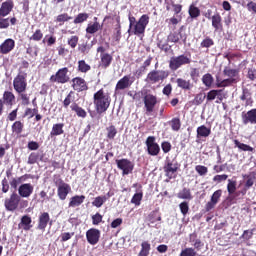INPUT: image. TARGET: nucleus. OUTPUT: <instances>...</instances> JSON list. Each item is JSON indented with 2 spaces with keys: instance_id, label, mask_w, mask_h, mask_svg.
Wrapping results in <instances>:
<instances>
[{
  "instance_id": "f257e3e1",
  "label": "nucleus",
  "mask_w": 256,
  "mask_h": 256,
  "mask_svg": "<svg viewBox=\"0 0 256 256\" xmlns=\"http://www.w3.org/2000/svg\"><path fill=\"white\" fill-rule=\"evenodd\" d=\"M95 109L99 115L105 113L109 109L111 105V96L108 93H105L103 89H100L94 94L93 97Z\"/></svg>"
},
{
  "instance_id": "f03ea898",
  "label": "nucleus",
  "mask_w": 256,
  "mask_h": 256,
  "mask_svg": "<svg viewBox=\"0 0 256 256\" xmlns=\"http://www.w3.org/2000/svg\"><path fill=\"white\" fill-rule=\"evenodd\" d=\"M224 75L230 78L224 79L220 82L218 81L216 83L217 87H229V85H233L237 83V81H239L237 79V75H239V72L235 69H229V68L224 69Z\"/></svg>"
},
{
  "instance_id": "7ed1b4c3",
  "label": "nucleus",
  "mask_w": 256,
  "mask_h": 256,
  "mask_svg": "<svg viewBox=\"0 0 256 256\" xmlns=\"http://www.w3.org/2000/svg\"><path fill=\"white\" fill-rule=\"evenodd\" d=\"M19 203H21V196L17 193H12L9 198H6L4 201V207L6 211H10L13 213V211H17L19 208Z\"/></svg>"
},
{
  "instance_id": "20e7f679",
  "label": "nucleus",
  "mask_w": 256,
  "mask_h": 256,
  "mask_svg": "<svg viewBox=\"0 0 256 256\" xmlns=\"http://www.w3.org/2000/svg\"><path fill=\"white\" fill-rule=\"evenodd\" d=\"M147 25H149V16L147 14H144L134 24L132 33H134V35H137L138 37L140 35H143V33H145V29L147 28Z\"/></svg>"
},
{
  "instance_id": "39448f33",
  "label": "nucleus",
  "mask_w": 256,
  "mask_h": 256,
  "mask_svg": "<svg viewBox=\"0 0 256 256\" xmlns=\"http://www.w3.org/2000/svg\"><path fill=\"white\" fill-rule=\"evenodd\" d=\"M13 87L16 93H25L27 91V74H18L14 78Z\"/></svg>"
},
{
  "instance_id": "423d86ee",
  "label": "nucleus",
  "mask_w": 256,
  "mask_h": 256,
  "mask_svg": "<svg viewBox=\"0 0 256 256\" xmlns=\"http://www.w3.org/2000/svg\"><path fill=\"white\" fill-rule=\"evenodd\" d=\"M189 63H191V58L185 55H180L170 59L169 67L172 71H177V69L183 67V65H189Z\"/></svg>"
},
{
  "instance_id": "0eeeda50",
  "label": "nucleus",
  "mask_w": 256,
  "mask_h": 256,
  "mask_svg": "<svg viewBox=\"0 0 256 256\" xmlns=\"http://www.w3.org/2000/svg\"><path fill=\"white\" fill-rule=\"evenodd\" d=\"M169 77V73L165 70H153L148 73L146 81L148 83H159V81H163Z\"/></svg>"
},
{
  "instance_id": "6e6552de",
  "label": "nucleus",
  "mask_w": 256,
  "mask_h": 256,
  "mask_svg": "<svg viewBox=\"0 0 256 256\" xmlns=\"http://www.w3.org/2000/svg\"><path fill=\"white\" fill-rule=\"evenodd\" d=\"M116 165L118 169L122 171V175H129V173H133L134 165L133 162L127 159L116 160Z\"/></svg>"
},
{
  "instance_id": "1a4fd4ad",
  "label": "nucleus",
  "mask_w": 256,
  "mask_h": 256,
  "mask_svg": "<svg viewBox=\"0 0 256 256\" xmlns=\"http://www.w3.org/2000/svg\"><path fill=\"white\" fill-rule=\"evenodd\" d=\"M146 146H147V151L152 157H156V155H159V152L161 151V147H159V144L155 142V137L154 136H149L146 139Z\"/></svg>"
},
{
  "instance_id": "9d476101",
  "label": "nucleus",
  "mask_w": 256,
  "mask_h": 256,
  "mask_svg": "<svg viewBox=\"0 0 256 256\" xmlns=\"http://www.w3.org/2000/svg\"><path fill=\"white\" fill-rule=\"evenodd\" d=\"M67 73H69L68 68L59 69L56 75H52L50 77V81L54 83H62V84L67 83L69 81V76L67 75Z\"/></svg>"
},
{
  "instance_id": "9b49d317",
  "label": "nucleus",
  "mask_w": 256,
  "mask_h": 256,
  "mask_svg": "<svg viewBox=\"0 0 256 256\" xmlns=\"http://www.w3.org/2000/svg\"><path fill=\"white\" fill-rule=\"evenodd\" d=\"M101 237V231L91 228L86 232V239L90 245H97Z\"/></svg>"
},
{
  "instance_id": "f8f14e48",
  "label": "nucleus",
  "mask_w": 256,
  "mask_h": 256,
  "mask_svg": "<svg viewBox=\"0 0 256 256\" xmlns=\"http://www.w3.org/2000/svg\"><path fill=\"white\" fill-rule=\"evenodd\" d=\"M242 123L243 125H256V108L242 113Z\"/></svg>"
},
{
  "instance_id": "ddd939ff",
  "label": "nucleus",
  "mask_w": 256,
  "mask_h": 256,
  "mask_svg": "<svg viewBox=\"0 0 256 256\" xmlns=\"http://www.w3.org/2000/svg\"><path fill=\"white\" fill-rule=\"evenodd\" d=\"M71 193V186L63 181L58 184V197L61 201H65L67 196Z\"/></svg>"
},
{
  "instance_id": "4468645a",
  "label": "nucleus",
  "mask_w": 256,
  "mask_h": 256,
  "mask_svg": "<svg viewBox=\"0 0 256 256\" xmlns=\"http://www.w3.org/2000/svg\"><path fill=\"white\" fill-rule=\"evenodd\" d=\"M144 105L147 113H153V109H155V105H157V97L148 94L144 97Z\"/></svg>"
},
{
  "instance_id": "2eb2a0df",
  "label": "nucleus",
  "mask_w": 256,
  "mask_h": 256,
  "mask_svg": "<svg viewBox=\"0 0 256 256\" xmlns=\"http://www.w3.org/2000/svg\"><path fill=\"white\" fill-rule=\"evenodd\" d=\"M33 194V185L26 183L21 184L18 188L19 197L28 198Z\"/></svg>"
},
{
  "instance_id": "dca6fc26",
  "label": "nucleus",
  "mask_w": 256,
  "mask_h": 256,
  "mask_svg": "<svg viewBox=\"0 0 256 256\" xmlns=\"http://www.w3.org/2000/svg\"><path fill=\"white\" fill-rule=\"evenodd\" d=\"M15 48V40L8 38L0 45V53L2 55H7V53H11Z\"/></svg>"
},
{
  "instance_id": "f3484780",
  "label": "nucleus",
  "mask_w": 256,
  "mask_h": 256,
  "mask_svg": "<svg viewBox=\"0 0 256 256\" xmlns=\"http://www.w3.org/2000/svg\"><path fill=\"white\" fill-rule=\"evenodd\" d=\"M223 191L221 190H216L212 196H211V201H209L206 204V211H211V209H213L215 207V205H217L219 203V199H221V195H222Z\"/></svg>"
},
{
  "instance_id": "a211bd4d",
  "label": "nucleus",
  "mask_w": 256,
  "mask_h": 256,
  "mask_svg": "<svg viewBox=\"0 0 256 256\" xmlns=\"http://www.w3.org/2000/svg\"><path fill=\"white\" fill-rule=\"evenodd\" d=\"M133 85V81H131L130 76H124L120 79L116 84V91H123L125 89H129Z\"/></svg>"
},
{
  "instance_id": "6ab92c4d",
  "label": "nucleus",
  "mask_w": 256,
  "mask_h": 256,
  "mask_svg": "<svg viewBox=\"0 0 256 256\" xmlns=\"http://www.w3.org/2000/svg\"><path fill=\"white\" fill-rule=\"evenodd\" d=\"M72 87L74 89V91H87V83L85 82V80L83 78H74L72 80Z\"/></svg>"
},
{
  "instance_id": "aec40b11",
  "label": "nucleus",
  "mask_w": 256,
  "mask_h": 256,
  "mask_svg": "<svg viewBox=\"0 0 256 256\" xmlns=\"http://www.w3.org/2000/svg\"><path fill=\"white\" fill-rule=\"evenodd\" d=\"M14 4L11 0L2 3L0 7V17H7L13 11Z\"/></svg>"
},
{
  "instance_id": "412c9836",
  "label": "nucleus",
  "mask_w": 256,
  "mask_h": 256,
  "mask_svg": "<svg viewBox=\"0 0 256 256\" xmlns=\"http://www.w3.org/2000/svg\"><path fill=\"white\" fill-rule=\"evenodd\" d=\"M177 169H179L178 164L169 161L164 166V171L166 173V176L169 177V179L173 177V174L177 173Z\"/></svg>"
},
{
  "instance_id": "4be33fe9",
  "label": "nucleus",
  "mask_w": 256,
  "mask_h": 256,
  "mask_svg": "<svg viewBox=\"0 0 256 256\" xmlns=\"http://www.w3.org/2000/svg\"><path fill=\"white\" fill-rule=\"evenodd\" d=\"M181 39L183 40L184 43L185 41H187V36L183 35L181 33V30H179V32H172L168 35V41H170V43H179Z\"/></svg>"
},
{
  "instance_id": "5701e85b",
  "label": "nucleus",
  "mask_w": 256,
  "mask_h": 256,
  "mask_svg": "<svg viewBox=\"0 0 256 256\" xmlns=\"http://www.w3.org/2000/svg\"><path fill=\"white\" fill-rule=\"evenodd\" d=\"M49 213L44 212L39 216L38 229L45 231L47 224L49 223Z\"/></svg>"
},
{
  "instance_id": "b1692460",
  "label": "nucleus",
  "mask_w": 256,
  "mask_h": 256,
  "mask_svg": "<svg viewBox=\"0 0 256 256\" xmlns=\"http://www.w3.org/2000/svg\"><path fill=\"white\" fill-rule=\"evenodd\" d=\"M85 201V195H76L70 199L69 207H79V205H82Z\"/></svg>"
},
{
  "instance_id": "393cba45",
  "label": "nucleus",
  "mask_w": 256,
  "mask_h": 256,
  "mask_svg": "<svg viewBox=\"0 0 256 256\" xmlns=\"http://www.w3.org/2000/svg\"><path fill=\"white\" fill-rule=\"evenodd\" d=\"M33 220H31V217L29 215H24L21 218V222L19 224V227H23L24 231H29L33 225H31Z\"/></svg>"
},
{
  "instance_id": "a878e982",
  "label": "nucleus",
  "mask_w": 256,
  "mask_h": 256,
  "mask_svg": "<svg viewBox=\"0 0 256 256\" xmlns=\"http://www.w3.org/2000/svg\"><path fill=\"white\" fill-rule=\"evenodd\" d=\"M223 90H211L207 93L206 99L207 101H215V99H220L223 101V96H221V92Z\"/></svg>"
},
{
  "instance_id": "bb28decb",
  "label": "nucleus",
  "mask_w": 256,
  "mask_h": 256,
  "mask_svg": "<svg viewBox=\"0 0 256 256\" xmlns=\"http://www.w3.org/2000/svg\"><path fill=\"white\" fill-rule=\"evenodd\" d=\"M100 58H101L100 67H102V69H107V67L111 65V61H113V56H111V54H101Z\"/></svg>"
},
{
  "instance_id": "cd10ccee",
  "label": "nucleus",
  "mask_w": 256,
  "mask_h": 256,
  "mask_svg": "<svg viewBox=\"0 0 256 256\" xmlns=\"http://www.w3.org/2000/svg\"><path fill=\"white\" fill-rule=\"evenodd\" d=\"M65 127V124L59 123L54 124L52 127V130L50 132L51 137H57L58 135H63L64 131L63 128Z\"/></svg>"
},
{
  "instance_id": "c85d7f7f",
  "label": "nucleus",
  "mask_w": 256,
  "mask_h": 256,
  "mask_svg": "<svg viewBox=\"0 0 256 256\" xmlns=\"http://www.w3.org/2000/svg\"><path fill=\"white\" fill-rule=\"evenodd\" d=\"M176 83L180 89H184L185 91H190V89L193 87V84L189 80H185L182 78H178L176 80Z\"/></svg>"
},
{
  "instance_id": "c756f323",
  "label": "nucleus",
  "mask_w": 256,
  "mask_h": 256,
  "mask_svg": "<svg viewBox=\"0 0 256 256\" xmlns=\"http://www.w3.org/2000/svg\"><path fill=\"white\" fill-rule=\"evenodd\" d=\"M177 197L178 199H184L186 201H191V199H193V195H191V190L188 188H184L180 192H178Z\"/></svg>"
},
{
  "instance_id": "7c9ffc66",
  "label": "nucleus",
  "mask_w": 256,
  "mask_h": 256,
  "mask_svg": "<svg viewBox=\"0 0 256 256\" xmlns=\"http://www.w3.org/2000/svg\"><path fill=\"white\" fill-rule=\"evenodd\" d=\"M211 135V128H207V126L202 125L197 128V138L199 139L200 137H209Z\"/></svg>"
},
{
  "instance_id": "2f4dec72",
  "label": "nucleus",
  "mask_w": 256,
  "mask_h": 256,
  "mask_svg": "<svg viewBox=\"0 0 256 256\" xmlns=\"http://www.w3.org/2000/svg\"><path fill=\"white\" fill-rule=\"evenodd\" d=\"M221 21V15L215 14L214 16H212V27H214L215 31H219L221 27H223Z\"/></svg>"
},
{
  "instance_id": "473e14b6",
  "label": "nucleus",
  "mask_w": 256,
  "mask_h": 256,
  "mask_svg": "<svg viewBox=\"0 0 256 256\" xmlns=\"http://www.w3.org/2000/svg\"><path fill=\"white\" fill-rule=\"evenodd\" d=\"M72 111H75L76 115L79 117H82V119H85L87 117V112L85 109L79 107L76 103L72 104L71 106Z\"/></svg>"
},
{
  "instance_id": "72a5a7b5",
  "label": "nucleus",
  "mask_w": 256,
  "mask_h": 256,
  "mask_svg": "<svg viewBox=\"0 0 256 256\" xmlns=\"http://www.w3.org/2000/svg\"><path fill=\"white\" fill-rule=\"evenodd\" d=\"M235 147H238L240 151H248L250 153H253L255 149L247 144L241 143L239 140H234Z\"/></svg>"
},
{
  "instance_id": "f704fd0d",
  "label": "nucleus",
  "mask_w": 256,
  "mask_h": 256,
  "mask_svg": "<svg viewBox=\"0 0 256 256\" xmlns=\"http://www.w3.org/2000/svg\"><path fill=\"white\" fill-rule=\"evenodd\" d=\"M149 251H151V244H149L147 241H144L141 243V250L138 256H149Z\"/></svg>"
},
{
  "instance_id": "c9c22d12",
  "label": "nucleus",
  "mask_w": 256,
  "mask_h": 256,
  "mask_svg": "<svg viewBox=\"0 0 256 256\" xmlns=\"http://www.w3.org/2000/svg\"><path fill=\"white\" fill-rule=\"evenodd\" d=\"M101 29V24L99 22H94L93 24H89L86 28V33H89L90 35H93L97 33Z\"/></svg>"
},
{
  "instance_id": "e433bc0d",
  "label": "nucleus",
  "mask_w": 256,
  "mask_h": 256,
  "mask_svg": "<svg viewBox=\"0 0 256 256\" xmlns=\"http://www.w3.org/2000/svg\"><path fill=\"white\" fill-rule=\"evenodd\" d=\"M188 13L191 17V19H197V17H199V15H201V10H199V8L195 5H190Z\"/></svg>"
},
{
  "instance_id": "4c0bfd02",
  "label": "nucleus",
  "mask_w": 256,
  "mask_h": 256,
  "mask_svg": "<svg viewBox=\"0 0 256 256\" xmlns=\"http://www.w3.org/2000/svg\"><path fill=\"white\" fill-rule=\"evenodd\" d=\"M107 201V196H98L94 199V201L92 202V205L94 207H103V204Z\"/></svg>"
},
{
  "instance_id": "58836bf2",
  "label": "nucleus",
  "mask_w": 256,
  "mask_h": 256,
  "mask_svg": "<svg viewBox=\"0 0 256 256\" xmlns=\"http://www.w3.org/2000/svg\"><path fill=\"white\" fill-rule=\"evenodd\" d=\"M227 191L229 195H233V193L237 191V181L229 179L228 185H227Z\"/></svg>"
},
{
  "instance_id": "ea45409f",
  "label": "nucleus",
  "mask_w": 256,
  "mask_h": 256,
  "mask_svg": "<svg viewBox=\"0 0 256 256\" xmlns=\"http://www.w3.org/2000/svg\"><path fill=\"white\" fill-rule=\"evenodd\" d=\"M78 69L81 73H87V71H91V66L85 60H80L78 61Z\"/></svg>"
},
{
  "instance_id": "a19ab883",
  "label": "nucleus",
  "mask_w": 256,
  "mask_h": 256,
  "mask_svg": "<svg viewBox=\"0 0 256 256\" xmlns=\"http://www.w3.org/2000/svg\"><path fill=\"white\" fill-rule=\"evenodd\" d=\"M12 131L13 133H16V135L21 134L23 132V123H21V121H16L12 125Z\"/></svg>"
},
{
  "instance_id": "79ce46f5",
  "label": "nucleus",
  "mask_w": 256,
  "mask_h": 256,
  "mask_svg": "<svg viewBox=\"0 0 256 256\" xmlns=\"http://www.w3.org/2000/svg\"><path fill=\"white\" fill-rule=\"evenodd\" d=\"M87 19H89V14H87V13H80L74 19V23L76 25L79 24V23H84V21H87Z\"/></svg>"
},
{
  "instance_id": "37998d69",
  "label": "nucleus",
  "mask_w": 256,
  "mask_h": 256,
  "mask_svg": "<svg viewBox=\"0 0 256 256\" xmlns=\"http://www.w3.org/2000/svg\"><path fill=\"white\" fill-rule=\"evenodd\" d=\"M180 256H197L195 248H185L181 251Z\"/></svg>"
},
{
  "instance_id": "c03bdc74",
  "label": "nucleus",
  "mask_w": 256,
  "mask_h": 256,
  "mask_svg": "<svg viewBox=\"0 0 256 256\" xmlns=\"http://www.w3.org/2000/svg\"><path fill=\"white\" fill-rule=\"evenodd\" d=\"M202 83H204L206 87H211V85H213V76L211 74H205L202 77Z\"/></svg>"
},
{
  "instance_id": "a18cd8bd",
  "label": "nucleus",
  "mask_w": 256,
  "mask_h": 256,
  "mask_svg": "<svg viewBox=\"0 0 256 256\" xmlns=\"http://www.w3.org/2000/svg\"><path fill=\"white\" fill-rule=\"evenodd\" d=\"M108 139H115V135H117V128L115 126H109L106 128Z\"/></svg>"
},
{
  "instance_id": "49530a36",
  "label": "nucleus",
  "mask_w": 256,
  "mask_h": 256,
  "mask_svg": "<svg viewBox=\"0 0 256 256\" xmlns=\"http://www.w3.org/2000/svg\"><path fill=\"white\" fill-rule=\"evenodd\" d=\"M215 45V42H213V39L206 37L200 44V47H204L205 49H209V47H213Z\"/></svg>"
},
{
  "instance_id": "de8ad7c7",
  "label": "nucleus",
  "mask_w": 256,
  "mask_h": 256,
  "mask_svg": "<svg viewBox=\"0 0 256 256\" xmlns=\"http://www.w3.org/2000/svg\"><path fill=\"white\" fill-rule=\"evenodd\" d=\"M241 101H251V91L247 88H243L242 95L240 97Z\"/></svg>"
},
{
  "instance_id": "09e8293b",
  "label": "nucleus",
  "mask_w": 256,
  "mask_h": 256,
  "mask_svg": "<svg viewBox=\"0 0 256 256\" xmlns=\"http://www.w3.org/2000/svg\"><path fill=\"white\" fill-rule=\"evenodd\" d=\"M141 199H143V192H138L132 197L131 203L134 205H141Z\"/></svg>"
},
{
  "instance_id": "8fccbe9b",
  "label": "nucleus",
  "mask_w": 256,
  "mask_h": 256,
  "mask_svg": "<svg viewBox=\"0 0 256 256\" xmlns=\"http://www.w3.org/2000/svg\"><path fill=\"white\" fill-rule=\"evenodd\" d=\"M244 179H247L245 187L247 189H251V186L254 184L255 179V177H253V173H250L249 175H244Z\"/></svg>"
},
{
  "instance_id": "3c124183",
  "label": "nucleus",
  "mask_w": 256,
  "mask_h": 256,
  "mask_svg": "<svg viewBox=\"0 0 256 256\" xmlns=\"http://www.w3.org/2000/svg\"><path fill=\"white\" fill-rule=\"evenodd\" d=\"M171 128L173 131H179L181 129V120H179V118H173L171 121Z\"/></svg>"
},
{
  "instance_id": "603ef678",
  "label": "nucleus",
  "mask_w": 256,
  "mask_h": 256,
  "mask_svg": "<svg viewBox=\"0 0 256 256\" xmlns=\"http://www.w3.org/2000/svg\"><path fill=\"white\" fill-rule=\"evenodd\" d=\"M179 207L182 215H187V213H189V202L184 201L179 204Z\"/></svg>"
},
{
  "instance_id": "864d4df0",
  "label": "nucleus",
  "mask_w": 256,
  "mask_h": 256,
  "mask_svg": "<svg viewBox=\"0 0 256 256\" xmlns=\"http://www.w3.org/2000/svg\"><path fill=\"white\" fill-rule=\"evenodd\" d=\"M32 41H41L43 39V32L41 30H36L34 34L30 37Z\"/></svg>"
},
{
  "instance_id": "5fc2aeb1",
  "label": "nucleus",
  "mask_w": 256,
  "mask_h": 256,
  "mask_svg": "<svg viewBox=\"0 0 256 256\" xmlns=\"http://www.w3.org/2000/svg\"><path fill=\"white\" fill-rule=\"evenodd\" d=\"M5 16H0V29L9 28V18H3Z\"/></svg>"
},
{
  "instance_id": "6e6d98bb",
  "label": "nucleus",
  "mask_w": 256,
  "mask_h": 256,
  "mask_svg": "<svg viewBox=\"0 0 256 256\" xmlns=\"http://www.w3.org/2000/svg\"><path fill=\"white\" fill-rule=\"evenodd\" d=\"M205 97H207V96L203 93L197 94L194 99V104L201 105V103H203V101H205Z\"/></svg>"
},
{
  "instance_id": "4d7b16f0",
  "label": "nucleus",
  "mask_w": 256,
  "mask_h": 256,
  "mask_svg": "<svg viewBox=\"0 0 256 256\" xmlns=\"http://www.w3.org/2000/svg\"><path fill=\"white\" fill-rule=\"evenodd\" d=\"M73 17H70L68 14H60L57 16L58 23H65V21H70Z\"/></svg>"
},
{
  "instance_id": "13d9d810",
  "label": "nucleus",
  "mask_w": 256,
  "mask_h": 256,
  "mask_svg": "<svg viewBox=\"0 0 256 256\" xmlns=\"http://www.w3.org/2000/svg\"><path fill=\"white\" fill-rule=\"evenodd\" d=\"M4 101H6V103H13V101H15V95L11 92H5Z\"/></svg>"
},
{
  "instance_id": "bf43d9fd",
  "label": "nucleus",
  "mask_w": 256,
  "mask_h": 256,
  "mask_svg": "<svg viewBox=\"0 0 256 256\" xmlns=\"http://www.w3.org/2000/svg\"><path fill=\"white\" fill-rule=\"evenodd\" d=\"M77 43H79V37H77V36H72L68 40V45H70V47H72V49H75L77 47Z\"/></svg>"
},
{
  "instance_id": "052dcab7",
  "label": "nucleus",
  "mask_w": 256,
  "mask_h": 256,
  "mask_svg": "<svg viewBox=\"0 0 256 256\" xmlns=\"http://www.w3.org/2000/svg\"><path fill=\"white\" fill-rule=\"evenodd\" d=\"M37 159H39V155H37V153H31L28 157V164L35 165V163H37Z\"/></svg>"
},
{
  "instance_id": "680f3d73",
  "label": "nucleus",
  "mask_w": 256,
  "mask_h": 256,
  "mask_svg": "<svg viewBox=\"0 0 256 256\" xmlns=\"http://www.w3.org/2000/svg\"><path fill=\"white\" fill-rule=\"evenodd\" d=\"M103 221V216L99 213H96L95 215L92 216V223L93 225H99Z\"/></svg>"
},
{
  "instance_id": "e2e57ef3",
  "label": "nucleus",
  "mask_w": 256,
  "mask_h": 256,
  "mask_svg": "<svg viewBox=\"0 0 256 256\" xmlns=\"http://www.w3.org/2000/svg\"><path fill=\"white\" fill-rule=\"evenodd\" d=\"M91 47H93V45L84 43L79 46V51H81V53H89V51H91Z\"/></svg>"
},
{
  "instance_id": "0e129e2a",
  "label": "nucleus",
  "mask_w": 256,
  "mask_h": 256,
  "mask_svg": "<svg viewBox=\"0 0 256 256\" xmlns=\"http://www.w3.org/2000/svg\"><path fill=\"white\" fill-rule=\"evenodd\" d=\"M195 171H197L199 175L203 176V175H207L208 169L205 166L197 165L195 167Z\"/></svg>"
},
{
  "instance_id": "69168bd1",
  "label": "nucleus",
  "mask_w": 256,
  "mask_h": 256,
  "mask_svg": "<svg viewBox=\"0 0 256 256\" xmlns=\"http://www.w3.org/2000/svg\"><path fill=\"white\" fill-rule=\"evenodd\" d=\"M20 184H21V178H14L10 182V187H12V189H17V187H19Z\"/></svg>"
},
{
  "instance_id": "338daca9",
  "label": "nucleus",
  "mask_w": 256,
  "mask_h": 256,
  "mask_svg": "<svg viewBox=\"0 0 256 256\" xmlns=\"http://www.w3.org/2000/svg\"><path fill=\"white\" fill-rule=\"evenodd\" d=\"M18 94L20 95V99H22V105H29V96L25 92Z\"/></svg>"
},
{
  "instance_id": "774afa93",
  "label": "nucleus",
  "mask_w": 256,
  "mask_h": 256,
  "mask_svg": "<svg viewBox=\"0 0 256 256\" xmlns=\"http://www.w3.org/2000/svg\"><path fill=\"white\" fill-rule=\"evenodd\" d=\"M161 148H162V151H163L164 153H169V151H171V143H169V142H163V143L161 144Z\"/></svg>"
}]
</instances>
